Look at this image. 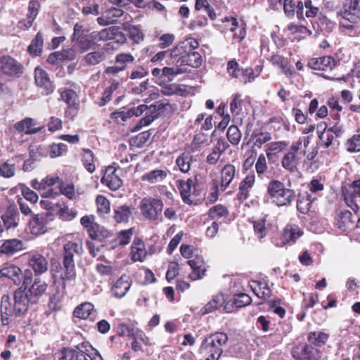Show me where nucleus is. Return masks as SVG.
Listing matches in <instances>:
<instances>
[{"label":"nucleus","instance_id":"ea45409f","mask_svg":"<svg viewBox=\"0 0 360 360\" xmlns=\"http://www.w3.org/2000/svg\"><path fill=\"white\" fill-rule=\"evenodd\" d=\"M336 220L338 227L343 231L347 230L354 224L352 214L349 210L341 211L338 214Z\"/></svg>","mask_w":360,"mask_h":360},{"label":"nucleus","instance_id":"0eeeda50","mask_svg":"<svg viewBox=\"0 0 360 360\" xmlns=\"http://www.w3.org/2000/svg\"><path fill=\"white\" fill-rule=\"evenodd\" d=\"M0 70L4 75L13 78H18L24 72L23 65L8 55L0 58Z\"/></svg>","mask_w":360,"mask_h":360},{"label":"nucleus","instance_id":"a19ab883","mask_svg":"<svg viewBox=\"0 0 360 360\" xmlns=\"http://www.w3.org/2000/svg\"><path fill=\"white\" fill-rule=\"evenodd\" d=\"M226 22L231 24L230 31L233 32L234 39L240 41L245 38L246 32L243 25H239L237 20L234 18H226Z\"/></svg>","mask_w":360,"mask_h":360},{"label":"nucleus","instance_id":"72a5a7b5","mask_svg":"<svg viewBox=\"0 0 360 360\" xmlns=\"http://www.w3.org/2000/svg\"><path fill=\"white\" fill-rule=\"evenodd\" d=\"M131 260L134 262H143L146 258L147 252L144 243L141 239H135L131 247Z\"/></svg>","mask_w":360,"mask_h":360},{"label":"nucleus","instance_id":"2f4dec72","mask_svg":"<svg viewBox=\"0 0 360 360\" xmlns=\"http://www.w3.org/2000/svg\"><path fill=\"white\" fill-rule=\"evenodd\" d=\"M302 229L297 224H287L283 230V239L285 242L283 243H294L295 240L303 235Z\"/></svg>","mask_w":360,"mask_h":360},{"label":"nucleus","instance_id":"7c9ffc66","mask_svg":"<svg viewBox=\"0 0 360 360\" xmlns=\"http://www.w3.org/2000/svg\"><path fill=\"white\" fill-rule=\"evenodd\" d=\"M187 263L192 269V272L189 274L190 278L193 281L202 278L205 271L202 259L201 257H195L193 259L187 261Z\"/></svg>","mask_w":360,"mask_h":360},{"label":"nucleus","instance_id":"f3484780","mask_svg":"<svg viewBox=\"0 0 360 360\" xmlns=\"http://www.w3.org/2000/svg\"><path fill=\"white\" fill-rule=\"evenodd\" d=\"M101 182L113 191L117 190L122 185V180L117 174V169L114 166H109L106 168L101 178Z\"/></svg>","mask_w":360,"mask_h":360},{"label":"nucleus","instance_id":"f257e3e1","mask_svg":"<svg viewBox=\"0 0 360 360\" xmlns=\"http://www.w3.org/2000/svg\"><path fill=\"white\" fill-rule=\"evenodd\" d=\"M89 26L83 22L75 25L73 34L71 37V48L69 49V60L77 54L89 51L94 45V39H91Z\"/></svg>","mask_w":360,"mask_h":360},{"label":"nucleus","instance_id":"2eb2a0df","mask_svg":"<svg viewBox=\"0 0 360 360\" xmlns=\"http://www.w3.org/2000/svg\"><path fill=\"white\" fill-rule=\"evenodd\" d=\"M47 288V285L44 282H41L39 279H35L34 282L28 285L27 288L24 291L25 300L30 303H36L38 299L44 293Z\"/></svg>","mask_w":360,"mask_h":360},{"label":"nucleus","instance_id":"cd10ccee","mask_svg":"<svg viewBox=\"0 0 360 360\" xmlns=\"http://www.w3.org/2000/svg\"><path fill=\"white\" fill-rule=\"evenodd\" d=\"M40 8V4L37 0H30L28 7V13L27 14V18L24 20H21L19 22L20 27L27 29L30 28L37 15H38Z\"/></svg>","mask_w":360,"mask_h":360},{"label":"nucleus","instance_id":"49530a36","mask_svg":"<svg viewBox=\"0 0 360 360\" xmlns=\"http://www.w3.org/2000/svg\"><path fill=\"white\" fill-rule=\"evenodd\" d=\"M44 45V38L42 34L39 32L33 39L27 48L30 54L37 56H39L42 51Z\"/></svg>","mask_w":360,"mask_h":360},{"label":"nucleus","instance_id":"13d9d810","mask_svg":"<svg viewBox=\"0 0 360 360\" xmlns=\"http://www.w3.org/2000/svg\"><path fill=\"white\" fill-rule=\"evenodd\" d=\"M229 214L227 208L221 205H216L212 207L209 210V216L212 219L219 218H226Z\"/></svg>","mask_w":360,"mask_h":360},{"label":"nucleus","instance_id":"680f3d73","mask_svg":"<svg viewBox=\"0 0 360 360\" xmlns=\"http://www.w3.org/2000/svg\"><path fill=\"white\" fill-rule=\"evenodd\" d=\"M94 311V306L89 302L79 304L74 310L72 315H91Z\"/></svg>","mask_w":360,"mask_h":360},{"label":"nucleus","instance_id":"dca6fc26","mask_svg":"<svg viewBox=\"0 0 360 360\" xmlns=\"http://www.w3.org/2000/svg\"><path fill=\"white\" fill-rule=\"evenodd\" d=\"M336 65V60L330 56H323L311 58L307 66L314 70L328 71L332 70Z\"/></svg>","mask_w":360,"mask_h":360},{"label":"nucleus","instance_id":"de8ad7c7","mask_svg":"<svg viewBox=\"0 0 360 360\" xmlns=\"http://www.w3.org/2000/svg\"><path fill=\"white\" fill-rule=\"evenodd\" d=\"M329 338V335L323 331L310 332L308 335V340L316 347H322L326 345Z\"/></svg>","mask_w":360,"mask_h":360},{"label":"nucleus","instance_id":"412c9836","mask_svg":"<svg viewBox=\"0 0 360 360\" xmlns=\"http://www.w3.org/2000/svg\"><path fill=\"white\" fill-rule=\"evenodd\" d=\"M37 122L31 117H25L14 124V128L18 132H24L25 134H35L41 131L44 127H36Z\"/></svg>","mask_w":360,"mask_h":360},{"label":"nucleus","instance_id":"69168bd1","mask_svg":"<svg viewBox=\"0 0 360 360\" xmlns=\"http://www.w3.org/2000/svg\"><path fill=\"white\" fill-rule=\"evenodd\" d=\"M97 211L100 214H107L110 212V206L109 200L103 195L96 198Z\"/></svg>","mask_w":360,"mask_h":360},{"label":"nucleus","instance_id":"473e14b6","mask_svg":"<svg viewBox=\"0 0 360 360\" xmlns=\"http://www.w3.org/2000/svg\"><path fill=\"white\" fill-rule=\"evenodd\" d=\"M147 109L148 106L146 105L142 104L137 107L131 108L127 112L120 111L113 112L112 117L116 119L117 121L120 120L121 121L124 122L128 118H130L134 115L136 117L140 116Z\"/></svg>","mask_w":360,"mask_h":360},{"label":"nucleus","instance_id":"20e7f679","mask_svg":"<svg viewBox=\"0 0 360 360\" xmlns=\"http://www.w3.org/2000/svg\"><path fill=\"white\" fill-rule=\"evenodd\" d=\"M163 206L162 200L145 197L140 201L139 208L144 219L158 223L162 221Z\"/></svg>","mask_w":360,"mask_h":360},{"label":"nucleus","instance_id":"37998d69","mask_svg":"<svg viewBox=\"0 0 360 360\" xmlns=\"http://www.w3.org/2000/svg\"><path fill=\"white\" fill-rule=\"evenodd\" d=\"M81 155L82 162L85 169L89 173L94 172L96 170V165L94 153L90 149H83Z\"/></svg>","mask_w":360,"mask_h":360},{"label":"nucleus","instance_id":"a878e982","mask_svg":"<svg viewBox=\"0 0 360 360\" xmlns=\"http://www.w3.org/2000/svg\"><path fill=\"white\" fill-rule=\"evenodd\" d=\"M34 79L36 84L43 88L46 94L51 93L53 90L52 83L48 76L47 72L43 69L37 67L34 70Z\"/></svg>","mask_w":360,"mask_h":360},{"label":"nucleus","instance_id":"4c0bfd02","mask_svg":"<svg viewBox=\"0 0 360 360\" xmlns=\"http://www.w3.org/2000/svg\"><path fill=\"white\" fill-rule=\"evenodd\" d=\"M343 20L340 22V26L345 30L348 31V34L350 36L360 35V23L359 22L353 21L351 16L342 18Z\"/></svg>","mask_w":360,"mask_h":360},{"label":"nucleus","instance_id":"e2e57ef3","mask_svg":"<svg viewBox=\"0 0 360 360\" xmlns=\"http://www.w3.org/2000/svg\"><path fill=\"white\" fill-rule=\"evenodd\" d=\"M129 37L135 43L139 44L143 40V34L137 26H129L127 27Z\"/></svg>","mask_w":360,"mask_h":360},{"label":"nucleus","instance_id":"09e8293b","mask_svg":"<svg viewBox=\"0 0 360 360\" xmlns=\"http://www.w3.org/2000/svg\"><path fill=\"white\" fill-rule=\"evenodd\" d=\"M106 58L105 53L103 50H97L88 53L84 57V60L89 65H96L103 61Z\"/></svg>","mask_w":360,"mask_h":360},{"label":"nucleus","instance_id":"423d86ee","mask_svg":"<svg viewBox=\"0 0 360 360\" xmlns=\"http://www.w3.org/2000/svg\"><path fill=\"white\" fill-rule=\"evenodd\" d=\"M103 360L98 352L82 342L69 349V360Z\"/></svg>","mask_w":360,"mask_h":360},{"label":"nucleus","instance_id":"3c124183","mask_svg":"<svg viewBox=\"0 0 360 360\" xmlns=\"http://www.w3.org/2000/svg\"><path fill=\"white\" fill-rule=\"evenodd\" d=\"M281 165L285 169L290 172H295L297 168L296 155L288 151L283 157Z\"/></svg>","mask_w":360,"mask_h":360},{"label":"nucleus","instance_id":"bb28decb","mask_svg":"<svg viewBox=\"0 0 360 360\" xmlns=\"http://www.w3.org/2000/svg\"><path fill=\"white\" fill-rule=\"evenodd\" d=\"M202 62L201 55L197 51H191L187 53L177 59V63L183 67L189 65L192 68H199Z\"/></svg>","mask_w":360,"mask_h":360},{"label":"nucleus","instance_id":"4be33fe9","mask_svg":"<svg viewBox=\"0 0 360 360\" xmlns=\"http://www.w3.org/2000/svg\"><path fill=\"white\" fill-rule=\"evenodd\" d=\"M123 13V11L120 8H111L103 12L101 15L97 18V22L103 26L114 24L122 16Z\"/></svg>","mask_w":360,"mask_h":360},{"label":"nucleus","instance_id":"39448f33","mask_svg":"<svg viewBox=\"0 0 360 360\" xmlns=\"http://www.w3.org/2000/svg\"><path fill=\"white\" fill-rule=\"evenodd\" d=\"M32 272L30 270L25 271V276L24 281L22 282V285L15 292L14 295L15 303H14V310L18 315H24L27 313L28 309L27 304L30 302H27V300H25L24 291H22V288L26 290L28 285L32 283Z\"/></svg>","mask_w":360,"mask_h":360},{"label":"nucleus","instance_id":"8fccbe9b","mask_svg":"<svg viewBox=\"0 0 360 360\" xmlns=\"http://www.w3.org/2000/svg\"><path fill=\"white\" fill-rule=\"evenodd\" d=\"M123 327H126L127 331L123 330V334L127 336H133L136 338L137 340H139L141 343L144 344L145 345H151L150 340L148 337L146 335V334L138 329H134L133 328H130L127 325H123Z\"/></svg>","mask_w":360,"mask_h":360},{"label":"nucleus","instance_id":"4468645a","mask_svg":"<svg viewBox=\"0 0 360 360\" xmlns=\"http://www.w3.org/2000/svg\"><path fill=\"white\" fill-rule=\"evenodd\" d=\"M223 352V349L210 338H206L200 347V353L205 360H218Z\"/></svg>","mask_w":360,"mask_h":360},{"label":"nucleus","instance_id":"9d476101","mask_svg":"<svg viewBox=\"0 0 360 360\" xmlns=\"http://www.w3.org/2000/svg\"><path fill=\"white\" fill-rule=\"evenodd\" d=\"M176 184L183 201L188 205L192 204L193 201L191 197L198 195V184H197L196 176L189 178L186 181L178 180Z\"/></svg>","mask_w":360,"mask_h":360},{"label":"nucleus","instance_id":"c85d7f7f","mask_svg":"<svg viewBox=\"0 0 360 360\" xmlns=\"http://www.w3.org/2000/svg\"><path fill=\"white\" fill-rule=\"evenodd\" d=\"M25 248V243L22 240L13 238L6 240L0 246V252L6 255H13Z\"/></svg>","mask_w":360,"mask_h":360},{"label":"nucleus","instance_id":"79ce46f5","mask_svg":"<svg viewBox=\"0 0 360 360\" xmlns=\"http://www.w3.org/2000/svg\"><path fill=\"white\" fill-rule=\"evenodd\" d=\"M89 237L93 240L101 241L103 239L110 236V233L103 226L96 223L93 224L88 231Z\"/></svg>","mask_w":360,"mask_h":360},{"label":"nucleus","instance_id":"f03ea898","mask_svg":"<svg viewBox=\"0 0 360 360\" xmlns=\"http://www.w3.org/2000/svg\"><path fill=\"white\" fill-rule=\"evenodd\" d=\"M32 186L44 198H56L60 194L68 196V186L58 176H48L41 181L34 179Z\"/></svg>","mask_w":360,"mask_h":360},{"label":"nucleus","instance_id":"c9c22d12","mask_svg":"<svg viewBox=\"0 0 360 360\" xmlns=\"http://www.w3.org/2000/svg\"><path fill=\"white\" fill-rule=\"evenodd\" d=\"M316 200L311 194L306 192L300 194L297 202V209L302 214H307L309 211L312 202Z\"/></svg>","mask_w":360,"mask_h":360},{"label":"nucleus","instance_id":"774afa93","mask_svg":"<svg viewBox=\"0 0 360 360\" xmlns=\"http://www.w3.org/2000/svg\"><path fill=\"white\" fill-rule=\"evenodd\" d=\"M318 136L321 141V146L328 148L333 144V141L335 139V136L329 132L328 130H324L321 132H318Z\"/></svg>","mask_w":360,"mask_h":360},{"label":"nucleus","instance_id":"338daca9","mask_svg":"<svg viewBox=\"0 0 360 360\" xmlns=\"http://www.w3.org/2000/svg\"><path fill=\"white\" fill-rule=\"evenodd\" d=\"M288 30L295 35V38H304L309 32L305 26L295 24H290Z\"/></svg>","mask_w":360,"mask_h":360},{"label":"nucleus","instance_id":"aec40b11","mask_svg":"<svg viewBox=\"0 0 360 360\" xmlns=\"http://www.w3.org/2000/svg\"><path fill=\"white\" fill-rule=\"evenodd\" d=\"M25 273L15 265H8L0 269V278H6L11 279L15 285H19L22 280L24 281Z\"/></svg>","mask_w":360,"mask_h":360},{"label":"nucleus","instance_id":"b1692460","mask_svg":"<svg viewBox=\"0 0 360 360\" xmlns=\"http://www.w3.org/2000/svg\"><path fill=\"white\" fill-rule=\"evenodd\" d=\"M6 229H15L20 221V214L15 207L10 206L1 217Z\"/></svg>","mask_w":360,"mask_h":360},{"label":"nucleus","instance_id":"603ef678","mask_svg":"<svg viewBox=\"0 0 360 360\" xmlns=\"http://www.w3.org/2000/svg\"><path fill=\"white\" fill-rule=\"evenodd\" d=\"M360 0H350L347 2L344 6V11L338 12L342 18L351 16L354 18V13L358 10L359 6Z\"/></svg>","mask_w":360,"mask_h":360},{"label":"nucleus","instance_id":"f704fd0d","mask_svg":"<svg viewBox=\"0 0 360 360\" xmlns=\"http://www.w3.org/2000/svg\"><path fill=\"white\" fill-rule=\"evenodd\" d=\"M79 91V88L69 82V116L72 114L70 110L73 112L72 117H74L79 108L80 103L77 95Z\"/></svg>","mask_w":360,"mask_h":360},{"label":"nucleus","instance_id":"5fc2aeb1","mask_svg":"<svg viewBox=\"0 0 360 360\" xmlns=\"http://www.w3.org/2000/svg\"><path fill=\"white\" fill-rule=\"evenodd\" d=\"M191 160L192 155L189 153H184L176 158V164L182 172L186 173L191 169Z\"/></svg>","mask_w":360,"mask_h":360},{"label":"nucleus","instance_id":"7ed1b4c3","mask_svg":"<svg viewBox=\"0 0 360 360\" xmlns=\"http://www.w3.org/2000/svg\"><path fill=\"white\" fill-rule=\"evenodd\" d=\"M267 194L271 202L278 207L290 205L295 197L294 190L286 188L283 182L275 179L269 182Z\"/></svg>","mask_w":360,"mask_h":360},{"label":"nucleus","instance_id":"a18cd8bd","mask_svg":"<svg viewBox=\"0 0 360 360\" xmlns=\"http://www.w3.org/2000/svg\"><path fill=\"white\" fill-rule=\"evenodd\" d=\"M250 285L253 292L258 297L266 299L269 297L271 290L265 283L252 281Z\"/></svg>","mask_w":360,"mask_h":360},{"label":"nucleus","instance_id":"6ab92c4d","mask_svg":"<svg viewBox=\"0 0 360 360\" xmlns=\"http://www.w3.org/2000/svg\"><path fill=\"white\" fill-rule=\"evenodd\" d=\"M28 264L36 275H41L48 270L49 262L46 257L38 253H29Z\"/></svg>","mask_w":360,"mask_h":360},{"label":"nucleus","instance_id":"4d7b16f0","mask_svg":"<svg viewBox=\"0 0 360 360\" xmlns=\"http://www.w3.org/2000/svg\"><path fill=\"white\" fill-rule=\"evenodd\" d=\"M67 59L68 51L63 50V51H56L51 53L47 58V62L53 65H62Z\"/></svg>","mask_w":360,"mask_h":360},{"label":"nucleus","instance_id":"e433bc0d","mask_svg":"<svg viewBox=\"0 0 360 360\" xmlns=\"http://www.w3.org/2000/svg\"><path fill=\"white\" fill-rule=\"evenodd\" d=\"M172 63L174 64L173 67L163 68V77H166L168 82L173 81L174 77L177 75L187 72L186 68L177 63V59L172 61Z\"/></svg>","mask_w":360,"mask_h":360},{"label":"nucleus","instance_id":"864d4df0","mask_svg":"<svg viewBox=\"0 0 360 360\" xmlns=\"http://www.w3.org/2000/svg\"><path fill=\"white\" fill-rule=\"evenodd\" d=\"M289 143L285 141H279L271 142L267 144L266 153V156L269 158L271 154H276L284 150L288 146Z\"/></svg>","mask_w":360,"mask_h":360},{"label":"nucleus","instance_id":"ddd939ff","mask_svg":"<svg viewBox=\"0 0 360 360\" xmlns=\"http://www.w3.org/2000/svg\"><path fill=\"white\" fill-rule=\"evenodd\" d=\"M292 355L295 359L299 360H317L320 357L319 350L306 343L294 347Z\"/></svg>","mask_w":360,"mask_h":360},{"label":"nucleus","instance_id":"052dcab7","mask_svg":"<svg viewBox=\"0 0 360 360\" xmlns=\"http://www.w3.org/2000/svg\"><path fill=\"white\" fill-rule=\"evenodd\" d=\"M252 300L251 297L244 293H241L238 295L235 298L233 302L229 303V308H241L243 307H245L246 305H248L250 304Z\"/></svg>","mask_w":360,"mask_h":360},{"label":"nucleus","instance_id":"58836bf2","mask_svg":"<svg viewBox=\"0 0 360 360\" xmlns=\"http://www.w3.org/2000/svg\"><path fill=\"white\" fill-rule=\"evenodd\" d=\"M131 214V208L128 205H124L114 209L113 218L117 223H127Z\"/></svg>","mask_w":360,"mask_h":360},{"label":"nucleus","instance_id":"1a4fd4ad","mask_svg":"<svg viewBox=\"0 0 360 360\" xmlns=\"http://www.w3.org/2000/svg\"><path fill=\"white\" fill-rule=\"evenodd\" d=\"M53 219V214L49 212L34 215L29 221L30 232L37 236L46 233L48 224Z\"/></svg>","mask_w":360,"mask_h":360},{"label":"nucleus","instance_id":"9b49d317","mask_svg":"<svg viewBox=\"0 0 360 360\" xmlns=\"http://www.w3.org/2000/svg\"><path fill=\"white\" fill-rule=\"evenodd\" d=\"M236 167L232 164L228 163L222 167L221 169V184L219 186V189L221 191H225L232 182L236 176ZM214 188L215 190L214 192L212 193V196L214 200H216L218 198L219 191V186L217 181L214 183Z\"/></svg>","mask_w":360,"mask_h":360},{"label":"nucleus","instance_id":"6e6552de","mask_svg":"<svg viewBox=\"0 0 360 360\" xmlns=\"http://www.w3.org/2000/svg\"><path fill=\"white\" fill-rule=\"evenodd\" d=\"M342 195L346 205L356 214L360 208V179L354 181Z\"/></svg>","mask_w":360,"mask_h":360},{"label":"nucleus","instance_id":"c03bdc74","mask_svg":"<svg viewBox=\"0 0 360 360\" xmlns=\"http://www.w3.org/2000/svg\"><path fill=\"white\" fill-rule=\"evenodd\" d=\"M167 176V171L163 169H154L141 177L143 181H146L150 184H155L163 181Z\"/></svg>","mask_w":360,"mask_h":360},{"label":"nucleus","instance_id":"c756f323","mask_svg":"<svg viewBox=\"0 0 360 360\" xmlns=\"http://www.w3.org/2000/svg\"><path fill=\"white\" fill-rule=\"evenodd\" d=\"M269 215L266 214L253 221L255 233L262 239L265 237L271 229V223L268 220Z\"/></svg>","mask_w":360,"mask_h":360},{"label":"nucleus","instance_id":"f8f14e48","mask_svg":"<svg viewBox=\"0 0 360 360\" xmlns=\"http://www.w3.org/2000/svg\"><path fill=\"white\" fill-rule=\"evenodd\" d=\"M224 295L222 294H217L214 295L212 299L201 309L202 315L213 313L215 311H219V313H236L235 310L229 309V303H226L224 306Z\"/></svg>","mask_w":360,"mask_h":360},{"label":"nucleus","instance_id":"6e6d98bb","mask_svg":"<svg viewBox=\"0 0 360 360\" xmlns=\"http://www.w3.org/2000/svg\"><path fill=\"white\" fill-rule=\"evenodd\" d=\"M269 60L273 65L281 69L283 73H288L289 70V62L288 58L278 54H274Z\"/></svg>","mask_w":360,"mask_h":360},{"label":"nucleus","instance_id":"bf43d9fd","mask_svg":"<svg viewBox=\"0 0 360 360\" xmlns=\"http://www.w3.org/2000/svg\"><path fill=\"white\" fill-rule=\"evenodd\" d=\"M229 141L232 145H238L241 139V132L236 125H231L229 127L226 133Z\"/></svg>","mask_w":360,"mask_h":360},{"label":"nucleus","instance_id":"0e129e2a","mask_svg":"<svg viewBox=\"0 0 360 360\" xmlns=\"http://www.w3.org/2000/svg\"><path fill=\"white\" fill-rule=\"evenodd\" d=\"M347 150L350 153L360 151V134H354L346 142Z\"/></svg>","mask_w":360,"mask_h":360},{"label":"nucleus","instance_id":"5701e85b","mask_svg":"<svg viewBox=\"0 0 360 360\" xmlns=\"http://www.w3.org/2000/svg\"><path fill=\"white\" fill-rule=\"evenodd\" d=\"M255 181V175L253 172L249 173L240 183L237 198L240 201H244L249 197V193L253 187Z\"/></svg>","mask_w":360,"mask_h":360},{"label":"nucleus","instance_id":"393cba45","mask_svg":"<svg viewBox=\"0 0 360 360\" xmlns=\"http://www.w3.org/2000/svg\"><path fill=\"white\" fill-rule=\"evenodd\" d=\"M131 280L127 275H122L111 288L112 295L117 298L123 297L131 287Z\"/></svg>","mask_w":360,"mask_h":360},{"label":"nucleus","instance_id":"a211bd4d","mask_svg":"<svg viewBox=\"0 0 360 360\" xmlns=\"http://www.w3.org/2000/svg\"><path fill=\"white\" fill-rule=\"evenodd\" d=\"M91 38L94 41H108L118 38L117 41H124L123 34L115 27L105 28L99 32H91Z\"/></svg>","mask_w":360,"mask_h":360}]
</instances>
